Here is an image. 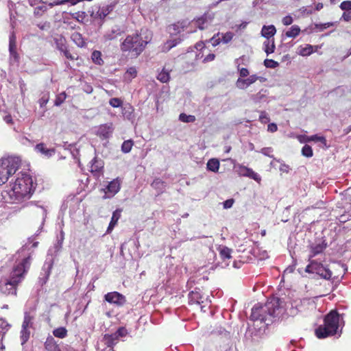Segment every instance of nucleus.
<instances>
[{
  "mask_svg": "<svg viewBox=\"0 0 351 351\" xmlns=\"http://www.w3.org/2000/svg\"><path fill=\"white\" fill-rule=\"evenodd\" d=\"M152 34L148 31L144 39L141 34H134L128 36L121 45V49L123 51H129L132 55L138 56L145 49L146 45L151 40Z\"/></svg>",
  "mask_w": 351,
  "mask_h": 351,
  "instance_id": "4",
  "label": "nucleus"
},
{
  "mask_svg": "<svg viewBox=\"0 0 351 351\" xmlns=\"http://www.w3.org/2000/svg\"><path fill=\"white\" fill-rule=\"evenodd\" d=\"M308 141H315V142H321L324 145H326V140L324 136H318L317 134L312 135L307 138Z\"/></svg>",
  "mask_w": 351,
  "mask_h": 351,
  "instance_id": "46",
  "label": "nucleus"
},
{
  "mask_svg": "<svg viewBox=\"0 0 351 351\" xmlns=\"http://www.w3.org/2000/svg\"><path fill=\"white\" fill-rule=\"evenodd\" d=\"M182 39L180 38H176L168 40L166 43H164L162 47V51L163 52H167L173 47H176L181 42Z\"/></svg>",
  "mask_w": 351,
  "mask_h": 351,
  "instance_id": "22",
  "label": "nucleus"
},
{
  "mask_svg": "<svg viewBox=\"0 0 351 351\" xmlns=\"http://www.w3.org/2000/svg\"><path fill=\"white\" fill-rule=\"evenodd\" d=\"M308 261L310 263L305 269V271L308 273L317 274L319 270V267L323 265L322 263H318L316 261L310 259V258H308Z\"/></svg>",
  "mask_w": 351,
  "mask_h": 351,
  "instance_id": "19",
  "label": "nucleus"
},
{
  "mask_svg": "<svg viewBox=\"0 0 351 351\" xmlns=\"http://www.w3.org/2000/svg\"><path fill=\"white\" fill-rule=\"evenodd\" d=\"M54 43L56 44V48L60 51H63L65 48H66V38L62 35H57L53 38Z\"/></svg>",
  "mask_w": 351,
  "mask_h": 351,
  "instance_id": "24",
  "label": "nucleus"
},
{
  "mask_svg": "<svg viewBox=\"0 0 351 351\" xmlns=\"http://www.w3.org/2000/svg\"><path fill=\"white\" fill-rule=\"evenodd\" d=\"M121 34V31L119 28L116 27L112 29L110 32H106L104 36V38L106 41L112 40L117 38Z\"/></svg>",
  "mask_w": 351,
  "mask_h": 351,
  "instance_id": "26",
  "label": "nucleus"
},
{
  "mask_svg": "<svg viewBox=\"0 0 351 351\" xmlns=\"http://www.w3.org/2000/svg\"><path fill=\"white\" fill-rule=\"evenodd\" d=\"M319 276H320L322 278L328 280L332 276V272L330 269L326 268L323 265L319 267V271L317 273Z\"/></svg>",
  "mask_w": 351,
  "mask_h": 351,
  "instance_id": "32",
  "label": "nucleus"
},
{
  "mask_svg": "<svg viewBox=\"0 0 351 351\" xmlns=\"http://www.w3.org/2000/svg\"><path fill=\"white\" fill-rule=\"evenodd\" d=\"M219 168V162L217 159H210L207 162V169L213 172L218 171Z\"/></svg>",
  "mask_w": 351,
  "mask_h": 351,
  "instance_id": "31",
  "label": "nucleus"
},
{
  "mask_svg": "<svg viewBox=\"0 0 351 351\" xmlns=\"http://www.w3.org/2000/svg\"><path fill=\"white\" fill-rule=\"evenodd\" d=\"M233 33L228 32L222 34L221 41L223 43H228L233 38Z\"/></svg>",
  "mask_w": 351,
  "mask_h": 351,
  "instance_id": "51",
  "label": "nucleus"
},
{
  "mask_svg": "<svg viewBox=\"0 0 351 351\" xmlns=\"http://www.w3.org/2000/svg\"><path fill=\"white\" fill-rule=\"evenodd\" d=\"M239 174L243 176L249 177L258 182H260L261 180V176L257 173L254 172L252 169L244 166L239 167Z\"/></svg>",
  "mask_w": 351,
  "mask_h": 351,
  "instance_id": "12",
  "label": "nucleus"
},
{
  "mask_svg": "<svg viewBox=\"0 0 351 351\" xmlns=\"http://www.w3.org/2000/svg\"><path fill=\"white\" fill-rule=\"evenodd\" d=\"M52 267V263H48L47 265L45 264L43 267V271L40 274V276L39 278L41 285L45 284L49 278V276L51 274V269Z\"/></svg>",
  "mask_w": 351,
  "mask_h": 351,
  "instance_id": "16",
  "label": "nucleus"
},
{
  "mask_svg": "<svg viewBox=\"0 0 351 351\" xmlns=\"http://www.w3.org/2000/svg\"><path fill=\"white\" fill-rule=\"evenodd\" d=\"M157 79L162 83L167 82L170 79L169 72L165 69L158 73Z\"/></svg>",
  "mask_w": 351,
  "mask_h": 351,
  "instance_id": "34",
  "label": "nucleus"
},
{
  "mask_svg": "<svg viewBox=\"0 0 351 351\" xmlns=\"http://www.w3.org/2000/svg\"><path fill=\"white\" fill-rule=\"evenodd\" d=\"M105 300L111 304L121 306L125 302V297L118 292H110L105 295Z\"/></svg>",
  "mask_w": 351,
  "mask_h": 351,
  "instance_id": "7",
  "label": "nucleus"
},
{
  "mask_svg": "<svg viewBox=\"0 0 351 351\" xmlns=\"http://www.w3.org/2000/svg\"><path fill=\"white\" fill-rule=\"evenodd\" d=\"M189 25L187 21H178L168 26L167 30L171 35H177L184 32Z\"/></svg>",
  "mask_w": 351,
  "mask_h": 351,
  "instance_id": "8",
  "label": "nucleus"
},
{
  "mask_svg": "<svg viewBox=\"0 0 351 351\" xmlns=\"http://www.w3.org/2000/svg\"><path fill=\"white\" fill-rule=\"evenodd\" d=\"M30 336V331L29 329L26 328H21V345H24L29 339Z\"/></svg>",
  "mask_w": 351,
  "mask_h": 351,
  "instance_id": "38",
  "label": "nucleus"
},
{
  "mask_svg": "<svg viewBox=\"0 0 351 351\" xmlns=\"http://www.w3.org/2000/svg\"><path fill=\"white\" fill-rule=\"evenodd\" d=\"M11 327L7 321L3 318H0V333L5 334Z\"/></svg>",
  "mask_w": 351,
  "mask_h": 351,
  "instance_id": "43",
  "label": "nucleus"
},
{
  "mask_svg": "<svg viewBox=\"0 0 351 351\" xmlns=\"http://www.w3.org/2000/svg\"><path fill=\"white\" fill-rule=\"evenodd\" d=\"M71 38L80 47H83L86 45L82 35L78 32L73 33L71 36Z\"/></svg>",
  "mask_w": 351,
  "mask_h": 351,
  "instance_id": "27",
  "label": "nucleus"
},
{
  "mask_svg": "<svg viewBox=\"0 0 351 351\" xmlns=\"http://www.w3.org/2000/svg\"><path fill=\"white\" fill-rule=\"evenodd\" d=\"M45 347L48 351H60L58 345L52 337H49L47 338L45 343Z\"/></svg>",
  "mask_w": 351,
  "mask_h": 351,
  "instance_id": "21",
  "label": "nucleus"
},
{
  "mask_svg": "<svg viewBox=\"0 0 351 351\" xmlns=\"http://www.w3.org/2000/svg\"><path fill=\"white\" fill-rule=\"evenodd\" d=\"M35 149L36 152L47 157H51L55 154V149L47 148L44 143L37 144L35 147Z\"/></svg>",
  "mask_w": 351,
  "mask_h": 351,
  "instance_id": "14",
  "label": "nucleus"
},
{
  "mask_svg": "<svg viewBox=\"0 0 351 351\" xmlns=\"http://www.w3.org/2000/svg\"><path fill=\"white\" fill-rule=\"evenodd\" d=\"M29 245H25L18 252L19 263L13 268L8 278L0 281V292L5 295H16L18 285L23 280L25 273L31 264V252Z\"/></svg>",
  "mask_w": 351,
  "mask_h": 351,
  "instance_id": "1",
  "label": "nucleus"
},
{
  "mask_svg": "<svg viewBox=\"0 0 351 351\" xmlns=\"http://www.w3.org/2000/svg\"><path fill=\"white\" fill-rule=\"evenodd\" d=\"M34 184L32 177L23 173L18 177L9 192L10 199L15 202H20L29 199L34 192Z\"/></svg>",
  "mask_w": 351,
  "mask_h": 351,
  "instance_id": "3",
  "label": "nucleus"
},
{
  "mask_svg": "<svg viewBox=\"0 0 351 351\" xmlns=\"http://www.w3.org/2000/svg\"><path fill=\"white\" fill-rule=\"evenodd\" d=\"M152 187L160 191L165 189V184L160 179H155L152 183Z\"/></svg>",
  "mask_w": 351,
  "mask_h": 351,
  "instance_id": "41",
  "label": "nucleus"
},
{
  "mask_svg": "<svg viewBox=\"0 0 351 351\" xmlns=\"http://www.w3.org/2000/svg\"><path fill=\"white\" fill-rule=\"evenodd\" d=\"M32 319L33 317L30 315L29 313H25L24 316V319L22 324V328L29 329L32 326Z\"/></svg>",
  "mask_w": 351,
  "mask_h": 351,
  "instance_id": "33",
  "label": "nucleus"
},
{
  "mask_svg": "<svg viewBox=\"0 0 351 351\" xmlns=\"http://www.w3.org/2000/svg\"><path fill=\"white\" fill-rule=\"evenodd\" d=\"M340 8L342 10L350 11L351 10V1H344L340 5Z\"/></svg>",
  "mask_w": 351,
  "mask_h": 351,
  "instance_id": "55",
  "label": "nucleus"
},
{
  "mask_svg": "<svg viewBox=\"0 0 351 351\" xmlns=\"http://www.w3.org/2000/svg\"><path fill=\"white\" fill-rule=\"evenodd\" d=\"M133 146L132 140L125 141L121 145V150L123 153H129Z\"/></svg>",
  "mask_w": 351,
  "mask_h": 351,
  "instance_id": "42",
  "label": "nucleus"
},
{
  "mask_svg": "<svg viewBox=\"0 0 351 351\" xmlns=\"http://www.w3.org/2000/svg\"><path fill=\"white\" fill-rule=\"evenodd\" d=\"M55 337L63 339L67 335V330L64 327H60L53 331Z\"/></svg>",
  "mask_w": 351,
  "mask_h": 351,
  "instance_id": "37",
  "label": "nucleus"
},
{
  "mask_svg": "<svg viewBox=\"0 0 351 351\" xmlns=\"http://www.w3.org/2000/svg\"><path fill=\"white\" fill-rule=\"evenodd\" d=\"M109 104L113 108H118L121 106L123 101L119 98L114 97L110 99Z\"/></svg>",
  "mask_w": 351,
  "mask_h": 351,
  "instance_id": "50",
  "label": "nucleus"
},
{
  "mask_svg": "<svg viewBox=\"0 0 351 351\" xmlns=\"http://www.w3.org/2000/svg\"><path fill=\"white\" fill-rule=\"evenodd\" d=\"M218 251L219 252L221 258L223 260L231 258V253L232 250L230 248L224 245H220L218 247Z\"/></svg>",
  "mask_w": 351,
  "mask_h": 351,
  "instance_id": "25",
  "label": "nucleus"
},
{
  "mask_svg": "<svg viewBox=\"0 0 351 351\" xmlns=\"http://www.w3.org/2000/svg\"><path fill=\"white\" fill-rule=\"evenodd\" d=\"M20 166L17 157H8L0 160V185L5 184L10 176L14 174Z\"/></svg>",
  "mask_w": 351,
  "mask_h": 351,
  "instance_id": "6",
  "label": "nucleus"
},
{
  "mask_svg": "<svg viewBox=\"0 0 351 351\" xmlns=\"http://www.w3.org/2000/svg\"><path fill=\"white\" fill-rule=\"evenodd\" d=\"M234 204L233 199H229L223 202V206L225 209L230 208Z\"/></svg>",
  "mask_w": 351,
  "mask_h": 351,
  "instance_id": "61",
  "label": "nucleus"
},
{
  "mask_svg": "<svg viewBox=\"0 0 351 351\" xmlns=\"http://www.w3.org/2000/svg\"><path fill=\"white\" fill-rule=\"evenodd\" d=\"M341 19H343L345 21H351V11H346L343 12L341 16Z\"/></svg>",
  "mask_w": 351,
  "mask_h": 351,
  "instance_id": "64",
  "label": "nucleus"
},
{
  "mask_svg": "<svg viewBox=\"0 0 351 351\" xmlns=\"http://www.w3.org/2000/svg\"><path fill=\"white\" fill-rule=\"evenodd\" d=\"M242 60V58H240L237 59V60H236V63H237V64H238V65H239V62L240 60ZM238 69H239V74H240V76H241V77H247V76L249 75V71H248V70H247V69H245V68H241V69H239V68L238 67Z\"/></svg>",
  "mask_w": 351,
  "mask_h": 351,
  "instance_id": "53",
  "label": "nucleus"
},
{
  "mask_svg": "<svg viewBox=\"0 0 351 351\" xmlns=\"http://www.w3.org/2000/svg\"><path fill=\"white\" fill-rule=\"evenodd\" d=\"M112 124L101 125L97 130V134L103 138H108L112 132Z\"/></svg>",
  "mask_w": 351,
  "mask_h": 351,
  "instance_id": "13",
  "label": "nucleus"
},
{
  "mask_svg": "<svg viewBox=\"0 0 351 351\" xmlns=\"http://www.w3.org/2000/svg\"><path fill=\"white\" fill-rule=\"evenodd\" d=\"M258 78L256 75H252L247 79L239 78L236 82L237 87L240 89H245L254 83Z\"/></svg>",
  "mask_w": 351,
  "mask_h": 351,
  "instance_id": "11",
  "label": "nucleus"
},
{
  "mask_svg": "<svg viewBox=\"0 0 351 351\" xmlns=\"http://www.w3.org/2000/svg\"><path fill=\"white\" fill-rule=\"evenodd\" d=\"M121 182L118 179H114L110 182L106 187V193H110L112 195L117 193L120 190Z\"/></svg>",
  "mask_w": 351,
  "mask_h": 351,
  "instance_id": "15",
  "label": "nucleus"
},
{
  "mask_svg": "<svg viewBox=\"0 0 351 351\" xmlns=\"http://www.w3.org/2000/svg\"><path fill=\"white\" fill-rule=\"evenodd\" d=\"M104 340L107 346L111 348L118 342L119 338L115 333H113L111 335H105Z\"/></svg>",
  "mask_w": 351,
  "mask_h": 351,
  "instance_id": "28",
  "label": "nucleus"
},
{
  "mask_svg": "<svg viewBox=\"0 0 351 351\" xmlns=\"http://www.w3.org/2000/svg\"><path fill=\"white\" fill-rule=\"evenodd\" d=\"M179 119L184 123H192L195 121V117L193 115H187L184 113H181L179 116Z\"/></svg>",
  "mask_w": 351,
  "mask_h": 351,
  "instance_id": "44",
  "label": "nucleus"
},
{
  "mask_svg": "<svg viewBox=\"0 0 351 351\" xmlns=\"http://www.w3.org/2000/svg\"><path fill=\"white\" fill-rule=\"evenodd\" d=\"M133 112L134 108L131 105L127 104L122 107V114L125 119L128 120L132 119L134 117Z\"/></svg>",
  "mask_w": 351,
  "mask_h": 351,
  "instance_id": "29",
  "label": "nucleus"
},
{
  "mask_svg": "<svg viewBox=\"0 0 351 351\" xmlns=\"http://www.w3.org/2000/svg\"><path fill=\"white\" fill-rule=\"evenodd\" d=\"M265 45V51L268 55L269 53H271L275 50V44H274V40L273 39L271 40V43H270L269 40L264 42Z\"/></svg>",
  "mask_w": 351,
  "mask_h": 351,
  "instance_id": "40",
  "label": "nucleus"
},
{
  "mask_svg": "<svg viewBox=\"0 0 351 351\" xmlns=\"http://www.w3.org/2000/svg\"><path fill=\"white\" fill-rule=\"evenodd\" d=\"M121 210L117 209L115 211L113 212L112 216L111 218V221L109 223V226L108 227L107 233H110L111 231L113 230L114 227L116 226L118 220L121 217Z\"/></svg>",
  "mask_w": 351,
  "mask_h": 351,
  "instance_id": "20",
  "label": "nucleus"
},
{
  "mask_svg": "<svg viewBox=\"0 0 351 351\" xmlns=\"http://www.w3.org/2000/svg\"><path fill=\"white\" fill-rule=\"evenodd\" d=\"M264 64L267 68L274 69L278 66V63L273 60L266 59L264 61Z\"/></svg>",
  "mask_w": 351,
  "mask_h": 351,
  "instance_id": "52",
  "label": "nucleus"
},
{
  "mask_svg": "<svg viewBox=\"0 0 351 351\" xmlns=\"http://www.w3.org/2000/svg\"><path fill=\"white\" fill-rule=\"evenodd\" d=\"M104 167L102 160H97L96 158L92 160L90 165V171L96 175H99Z\"/></svg>",
  "mask_w": 351,
  "mask_h": 351,
  "instance_id": "18",
  "label": "nucleus"
},
{
  "mask_svg": "<svg viewBox=\"0 0 351 351\" xmlns=\"http://www.w3.org/2000/svg\"><path fill=\"white\" fill-rule=\"evenodd\" d=\"M326 247L327 243L324 240H322L319 241L318 243L311 244L310 245V259L322 253Z\"/></svg>",
  "mask_w": 351,
  "mask_h": 351,
  "instance_id": "9",
  "label": "nucleus"
},
{
  "mask_svg": "<svg viewBox=\"0 0 351 351\" xmlns=\"http://www.w3.org/2000/svg\"><path fill=\"white\" fill-rule=\"evenodd\" d=\"M35 213L40 217L42 224H43L47 217V209L43 206H37Z\"/></svg>",
  "mask_w": 351,
  "mask_h": 351,
  "instance_id": "36",
  "label": "nucleus"
},
{
  "mask_svg": "<svg viewBox=\"0 0 351 351\" xmlns=\"http://www.w3.org/2000/svg\"><path fill=\"white\" fill-rule=\"evenodd\" d=\"M270 119L265 112H261L259 116V121L262 123H267L269 121Z\"/></svg>",
  "mask_w": 351,
  "mask_h": 351,
  "instance_id": "57",
  "label": "nucleus"
},
{
  "mask_svg": "<svg viewBox=\"0 0 351 351\" xmlns=\"http://www.w3.org/2000/svg\"><path fill=\"white\" fill-rule=\"evenodd\" d=\"M300 28L298 25H294L291 27V28L285 32V35L287 37L295 38L298 36L300 33Z\"/></svg>",
  "mask_w": 351,
  "mask_h": 351,
  "instance_id": "30",
  "label": "nucleus"
},
{
  "mask_svg": "<svg viewBox=\"0 0 351 351\" xmlns=\"http://www.w3.org/2000/svg\"><path fill=\"white\" fill-rule=\"evenodd\" d=\"M214 19V14L205 13L203 16L199 18L195 23L199 29H204L208 27V25L211 23Z\"/></svg>",
  "mask_w": 351,
  "mask_h": 351,
  "instance_id": "10",
  "label": "nucleus"
},
{
  "mask_svg": "<svg viewBox=\"0 0 351 351\" xmlns=\"http://www.w3.org/2000/svg\"><path fill=\"white\" fill-rule=\"evenodd\" d=\"M272 152L273 149L271 147H264L261 150V153L269 157H272V156L270 155Z\"/></svg>",
  "mask_w": 351,
  "mask_h": 351,
  "instance_id": "62",
  "label": "nucleus"
},
{
  "mask_svg": "<svg viewBox=\"0 0 351 351\" xmlns=\"http://www.w3.org/2000/svg\"><path fill=\"white\" fill-rule=\"evenodd\" d=\"M189 301L191 303L200 304L202 302V296L199 289H195L189 294Z\"/></svg>",
  "mask_w": 351,
  "mask_h": 351,
  "instance_id": "23",
  "label": "nucleus"
},
{
  "mask_svg": "<svg viewBox=\"0 0 351 351\" xmlns=\"http://www.w3.org/2000/svg\"><path fill=\"white\" fill-rule=\"evenodd\" d=\"M66 98V95L64 92H62V93L58 94L56 96V100L54 102V105L56 106H60L64 101Z\"/></svg>",
  "mask_w": 351,
  "mask_h": 351,
  "instance_id": "47",
  "label": "nucleus"
},
{
  "mask_svg": "<svg viewBox=\"0 0 351 351\" xmlns=\"http://www.w3.org/2000/svg\"><path fill=\"white\" fill-rule=\"evenodd\" d=\"M136 69L134 67H130L127 70L125 77L128 79L134 78L136 76Z\"/></svg>",
  "mask_w": 351,
  "mask_h": 351,
  "instance_id": "49",
  "label": "nucleus"
},
{
  "mask_svg": "<svg viewBox=\"0 0 351 351\" xmlns=\"http://www.w3.org/2000/svg\"><path fill=\"white\" fill-rule=\"evenodd\" d=\"M285 312L284 302L278 298L269 300L264 305L257 304L252 309L250 318L253 321H261L267 326L274 322Z\"/></svg>",
  "mask_w": 351,
  "mask_h": 351,
  "instance_id": "2",
  "label": "nucleus"
},
{
  "mask_svg": "<svg viewBox=\"0 0 351 351\" xmlns=\"http://www.w3.org/2000/svg\"><path fill=\"white\" fill-rule=\"evenodd\" d=\"M293 22V17L290 15H287V16L283 17L282 19V23H283L284 25H286V26L292 24Z\"/></svg>",
  "mask_w": 351,
  "mask_h": 351,
  "instance_id": "58",
  "label": "nucleus"
},
{
  "mask_svg": "<svg viewBox=\"0 0 351 351\" xmlns=\"http://www.w3.org/2000/svg\"><path fill=\"white\" fill-rule=\"evenodd\" d=\"M265 95L264 94H262L261 92L257 93L256 95H253L252 96V99L255 101V102H260L263 98H265Z\"/></svg>",
  "mask_w": 351,
  "mask_h": 351,
  "instance_id": "60",
  "label": "nucleus"
},
{
  "mask_svg": "<svg viewBox=\"0 0 351 351\" xmlns=\"http://www.w3.org/2000/svg\"><path fill=\"white\" fill-rule=\"evenodd\" d=\"M114 333L117 335L118 338H119L120 337L125 336L127 330L124 328H120Z\"/></svg>",
  "mask_w": 351,
  "mask_h": 351,
  "instance_id": "63",
  "label": "nucleus"
},
{
  "mask_svg": "<svg viewBox=\"0 0 351 351\" xmlns=\"http://www.w3.org/2000/svg\"><path fill=\"white\" fill-rule=\"evenodd\" d=\"M47 10V7L45 5H40L35 8L34 14L36 16H41Z\"/></svg>",
  "mask_w": 351,
  "mask_h": 351,
  "instance_id": "54",
  "label": "nucleus"
},
{
  "mask_svg": "<svg viewBox=\"0 0 351 351\" xmlns=\"http://www.w3.org/2000/svg\"><path fill=\"white\" fill-rule=\"evenodd\" d=\"M62 53H63L64 56L69 60H73L77 59L75 56L71 53V52L67 49V47L63 49V51H61Z\"/></svg>",
  "mask_w": 351,
  "mask_h": 351,
  "instance_id": "59",
  "label": "nucleus"
},
{
  "mask_svg": "<svg viewBox=\"0 0 351 351\" xmlns=\"http://www.w3.org/2000/svg\"><path fill=\"white\" fill-rule=\"evenodd\" d=\"M49 96L48 93L44 94L42 97L39 99V104L41 108L44 107L48 102Z\"/></svg>",
  "mask_w": 351,
  "mask_h": 351,
  "instance_id": "56",
  "label": "nucleus"
},
{
  "mask_svg": "<svg viewBox=\"0 0 351 351\" xmlns=\"http://www.w3.org/2000/svg\"><path fill=\"white\" fill-rule=\"evenodd\" d=\"M313 48L311 45H306L304 47H300L298 53L302 56H309L313 51Z\"/></svg>",
  "mask_w": 351,
  "mask_h": 351,
  "instance_id": "35",
  "label": "nucleus"
},
{
  "mask_svg": "<svg viewBox=\"0 0 351 351\" xmlns=\"http://www.w3.org/2000/svg\"><path fill=\"white\" fill-rule=\"evenodd\" d=\"M82 1V0H61V1H54L53 3H49V6L50 8H52L53 6H54L56 5H62V4L68 3V2H70L72 5H75L76 3H77L78 2Z\"/></svg>",
  "mask_w": 351,
  "mask_h": 351,
  "instance_id": "45",
  "label": "nucleus"
},
{
  "mask_svg": "<svg viewBox=\"0 0 351 351\" xmlns=\"http://www.w3.org/2000/svg\"><path fill=\"white\" fill-rule=\"evenodd\" d=\"M339 326V314L336 311H331L325 316L324 325L315 330V335L319 339L332 336L337 332Z\"/></svg>",
  "mask_w": 351,
  "mask_h": 351,
  "instance_id": "5",
  "label": "nucleus"
},
{
  "mask_svg": "<svg viewBox=\"0 0 351 351\" xmlns=\"http://www.w3.org/2000/svg\"><path fill=\"white\" fill-rule=\"evenodd\" d=\"M91 58L93 62L97 64L101 65L103 63V60L101 58V53L99 51H94L92 53Z\"/></svg>",
  "mask_w": 351,
  "mask_h": 351,
  "instance_id": "39",
  "label": "nucleus"
},
{
  "mask_svg": "<svg viewBox=\"0 0 351 351\" xmlns=\"http://www.w3.org/2000/svg\"><path fill=\"white\" fill-rule=\"evenodd\" d=\"M302 154L306 157H311L313 156V149L311 146L305 145L302 149Z\"/></svg>",
  "mask_w": 351,
  "mask_h": 351,
  "instance_id": "48",
  "label": "nucleus"
},
{
  "mask_svg": "<svg viewBox=\"0 0 351 351\" xmlns=\"http://www.w3.org/2000/svg\"><path fill=\"white\" fill-rule=\"evenodd\" d=\"M276 33V29L274 25H263L261 29V35L262 36L269 39L271 37L274 36Z\"/></svg>",
  "mask_w": 351,
  "mask_h": 351,
  "instance_id": "17",
  "label": "nucleus"
}]
</instances>
